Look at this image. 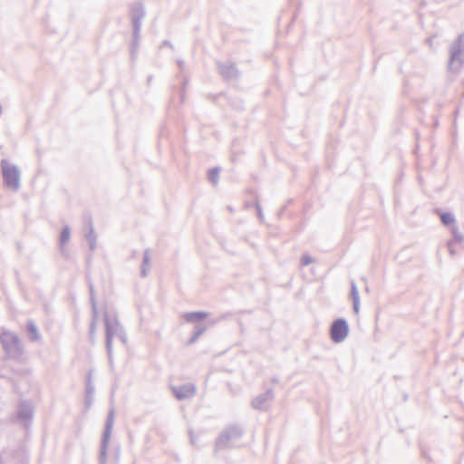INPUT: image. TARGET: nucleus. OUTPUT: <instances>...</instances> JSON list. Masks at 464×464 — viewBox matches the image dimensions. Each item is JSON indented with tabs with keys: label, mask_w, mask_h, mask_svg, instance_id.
Returning <instances> with one entry per match:
<instances>
[{
	"label": "nucleus",
	"mask_w": 464,
	"mask_h": 464,
	"mask_svg": "<svg viewBox=\"0 0 464 464\" xmlns=\"http://www.w3.org/2000/svg\"><path fill=\"white\" fill-rule=\"evenodd\" d=\"M105 345L109 361L112 362V340L117 336L123 343H127V335L123 326L120 324L116 315L111 317L108 312L104 314Z\"/></svg>",
	"instance_id": "obj_1"
},
{
	"label": "nucleus",
	"mask_w": 464,
	"mask_h": 464,
	"mask_svg": "<svg viewBox=\"0 0 464 464\" xmlns=\"http://www.w3.org/2000/svg\"><path fill=\"white\" fill-rule=\"evenodd\" d=\"M0 341L8 358L14 360H20L22 358L24 347L15 334L10 331H4L0 335Z\"/></svg>",
	"instance_id": "obj_2"
},
{
	"label": "nucleus",
	"mask_w": 464,
	"mask_h": 464,
	"mask_svg": "<svg viewBox=\"0 0 464 464\" xmlns=\"http://www.w3.org/2000/svg\"><path fill=\"white\" fill-rule=\"evenodd\" d=\"M4 184L6 188L18 191L21 187V172L16 165L11 164L7 160L3 159L0 162Z\"/></svg>",
	"instance_id": "obj_3"
},
{
	"label": "nucleus",
	"mask_w": 464,
	"mask_h": 464,
	"mask_svg": "<svg viewBox=\"0 0 464 464\" xmlns=\"http://www.w3.org/2000/svg\"><path fill=\"white\" fill-rule=\"evenodd\" d=\"M464 64V33L460 34L458 40L451 44L450 49L449 70L453 72H459Z\"/></svg>",
	"instance_id": "obj_4"
},
{
	"label": "nucleus",
	"mask_w": 464,
	"mask_h": 464,
	"mask_svg": "<svg viewBox=\"0 0 464 464\" xmlns=\"http://www.w3.org/2000/svg\"><path fill=\"white\" fill-rule=\"evenodd\" d=\"M131 22L133 27V41L131 44V55L133 56L139 49L140 33L141 28V21L145 16L144 7L140 3H136L131 8Z\"/></svg>",
	"instance_id": "obj_5"
},
{
	"label": "nucleus",
	"mask_w": 464,
	"mask_h": 464,
	"mask_svg": "<svg viewBox=\"0 0 464 464\" xmlns=\"http://www.w3.org/2000/svg\"><path fill=\"white\" fill-rule=\"evenodd\" d=\"M114 424V410L111 409L106 419L104 430L102 433L100 453L98 457L99 464H106L107 462V452L111 437V432Z\"/></svg>",
	"instance_id": "obj_6"
},
{
	"label": "nucleus",
	"mask_w": 464,
	"mask_h": 464,
	"mask_svg": "<svg viewBox=\"0 0 464 464\" xmlns=\"http://www.w3.org/2000/svg\"><path fill=\"white\" fill-rule=\"evenodd\" d=\"M243 434V430L237 425H231L226 428L216 442V450L230 447L237 441Z\"/></svg>",
	"instance_id": "obj_7"
},
{
	"label": "nucleus",
	"mask_w": 464,
	"mask_h": 464,
	"mask_svg": "<svg viewBox=\"0 0 464 464\" xmlns=\"http://www.w3.org/2000/svg\"><path fill=\"white\" fill-rule=\"evenodd\" d=\"M349 334V325L345 319L338 318L330 326V338L334 343L343 342Z\"/></svg>",
	"instance_id": "obj_8"
},
{
	"label": "nucleus",
	"mask_w": 464,
	"mask_h": 464,
	"mask_svg": "<svg viewBox=\"0 0 464 464\" xmlns=\"http://www.w3.org/2000/svg\"><path fill=\"white\" fill-rule=\"evenodd\" d=\"M273 399V390L267 389L264 393L257 395L252 400L251 406L255 410L265 411L268 410Z\"/></svg>",
	"instance_id": "obj_9"
},
{
	"label": "nucleus",
	"mask_w": 464,
	"mask_h": 464,
	"mask_svg": "<svg viewBox=\"0 0 464 464\" xmlns=\"http://www.w3.org/2000/svg\"><path fill=\"white\" fill-rule=\"evenodd\" d=\"M16 417L25 428H28L33 419V408L29 401H22L19 404Z\"/></svg>",
	"instance_id": "obj_10"
},
{
	"label": "nucleus",
	"mask_w": 464,
	"mask_h": 464,
	"mask_svg": "<svg viewBox=\"0 0 464 464\" xmlns=\"http://www.w3.org/2000/svg\"><path fill=\"white\" fill-rule=\"evenodd\" d=\"M171 390L176 399L179 401L189 399L196 393V387L190 383H187L181 386H172Z\"/></svg>",
	"instance_id": "obj_11"
},
{
	"label": "nucleus",
	"mask_w": 464,
	"mask_h": 464,
	"mask_svg": "<svg viewBox=\"0 0 464 464\" xmlns=\"http://www.w3.org/2000/svg\"><path fill=\"white\" fill-rule=\"evenodd\" d=\"M218 66L219 69V73L225 80L228 81L237 78L238 71L235 63L230 62L225 63H218Z\"/></svg>",
	"instance_id": "obj_12"
},
{
	"label": "nucleus",
	"mask_w": 464,
	"mask_h": 464,
	"mask_svg": "<svg viewBox=\"0 0 464 464\" xmlns=\"http://www.w3.org/2000/svg\"><path fill=\"white\" fill-rule=\"evenodd\" d=\"M92 372L91 371L86 378V395H85V406L87 409H89L93 401V395L95 392L94 385L92 382Z\"/></svg>",
	"instance_id": "obj_13"
},
{
	"label": "nucleus",
	"mask_w": 464,
	"mask_h": 464,
	"mask_svg": "<svg viewBox=\"0 0 464 464\" xmlns=\"http://www.w3.org/2000/svg\"><path fill=\"white\" fill-rule=\"evenodd\" d=\"M87 224L89 227V232L85 235L86 240L88 241L90 249L93 251L96 248L97 235L94 230L92 217L87 218Z\"/></svg>",
	"instance_id": "obj_14"
},
{
	"label": "nucleus",
	"mask_w": 464,
	"mask_h": 464,
	"mask_svg": "<svg viewBox=\"0 0 464 464\" xmlns=\"http://www.w3.org/2000/svg\"><path fill=\"white\" fill-rule=\"evenodd\" d=\"M351 298L353 300V308L355 314L360 311V296L357 285L354 280H351Z\"/></svg>",
	"instance_id": "obj_15"
},
{
	"label": "nucleus",
	"mask_w": 464,
	"mask_h": 464,
	"mask_svg": "<svg viewBox=\"0 0 464 464\" xmlns=\"http://www.w3.org/2000/svg\"><path fill=\"white\" fill-rule=\"evenodd\" d=\"M208 315L207 312H191L184 314L183 318L188 323H195L207 318Z\"/></svg>",
	"instance_id": "obj_16"
},
{
	"label": "nucleus",
	"mask_w": 464,
	"mask_h": 464,
	"mask_svg": "<svg viewBox=\"0 0 464 464\" xmlns=\"http://www.w3.org/2000/svg\"><path fill=\"white\" fill-rule=\"evenodd\" d=\"M150 267V250L146 249L143 253V259H142L141 269H140V276L142 277H146L148 276Z\"/></svg>",
	"instance_id": "obj_17"
},
{
	"label": "nucleus",
	"mask_w": 464,
	"mask_h": 464,
	"mask_svg": "<svg viewBox=\"0 0 464 464\" xmlns=\"http://www.w3.org/2000/svg\"><path fill=\"white\" fill-rule=\"evenodd\" d=\"M27 331L29 334V338L32 342H35L41 339V334L38 331V328L34 324L33 321H29L27 324Z\"/></svg>",
	"instance_id": "obj_18"
},
{
	"label": "nucleus",
	"mask_w": 464,
	"mask_h": 464,
	"mask_svg": "<svg viewBox=\"0 0 464 464\" xmlns=\"http://www.w3.org/2000/svg\"><path fill=\"white\" fill-rule=\"evenodd\" d=\"M71 237V230L69 226H64L61 231L60 235V245L61 249L63 250V246L70 240Z\"/></svg>",
	"instance_id": "obj_19"
},
{
	"label": "nucleus",
	"mask_w": 464,
	"mask_h": 464,
	"mask_svg": "<svg viewBox=\"0 0 464 464\" xmlns=\"http://www.w3.org/2000/svg\"><path fill=\"white\" fill-rule=\"evenodd\" d=\"M207 330V326L205 325H201V324H198L195 326V332L193 334V335L191 336V338L189 339L188 341V343L189 344H192L194 343L198 338L200 335H202Z\"/></svg>",
	"instance_id": "obj_20"
},
{
	"label": "nucleus",
	"mask_w": 464,
	"mask_h": 464,
	"mask_svg": "<svg viewBox=\"0 0 464 464\" xmlns=\"http://www.w3.org/2000/svg\"><path fill=\"white\" fill-rule=\"evenodd\" d=\"M440 220L443 225L445 226H450L453 225L455 222V217L453 214L450 212H444L440 215Z\"/></svg>",
	"instance_id": "obj_21"
},
{
	"label": "nucleus",
	"mask_w": 464,
	"mask_h": 464,
	"mask_svg": "<svg viewBox=\"0 0 464 464\" xmlns=\"http://www.w3.org/2000/svg\"><path fill=\"white\" fill-rule=\"evenodd\" d=\"M219 171H220L219 168H213L208 170V178L211 183H213V184L218 183V178H219Z\"/></svg>",
	"instance_id": "obj_22"
},
{
	"label": "nucleus",
	"mask_w": 464,
	"mask_h": 464,
	"mask_svg": "<svg viewBox=\"0 0 464 464\" xmlns=\"http://www.w3.org/2000/svg\"><path fill=\"white\" fill-rule=\"evenodd\" d=\"M451 232H452V235H453V242H456V243H462L464 241V236L463 234H461L458 227H453L451 228Z\"/></svg>",
	"instance_id": "obj_23"
},
{
	"label": "nucleus",
	"mask_w": 464,
	"mask_h": 464,
	"mask_svg": "<svg viewBox=\"0 0 464 464\" xmlns=\"http://www.w3.org/2000/svg\"><path fill=\"white\" fill-rule=\"evenodd\" d=\"M95 330H96V322L94 319H92V322L90 324V339H91V342H92V343H93V339H94Z\"/></svg>",
	"instance_id": "obj_24"
},
{
	"label": "nucleus",
	"mask_w": 464,
	"mask_h": 464,
	"mask_svg": "<svg viewBox=\"0 0 464 464\" xmlns=\"http://www.w3.org/2000/svg\"><path fill=\"white\" fill-rule=\"evenodd\" d=\"M312 263H313V258L309 255L304 254L302 256V258H301V265L303 266H308V265H310Z\"/></svg>",
	"instance_id": "obj_25"
},
{
	"label": "nucleus",
	"mask_w": 464,
	"mask_h": 464,
	"mask_svg": "<svg viewBox=\"0 0 464 464\" xmlns=\"http://www.w3.org/2000/svg\"><path fill=\"white\" fill-rule=\"evenodd\" d=\"M255 206H256V208L257 217H258L259 220L262 222L264 220V214H263V210H262L261 205L256 201L255 203Z\"/></svg>",
	"instance_id": "obj_26"
},
{
	"label": "nucleus",
	"mask_w": 464,
	"mask_h": 464,
	"mask_svg": "<svg viewBox=\"0 0 464 464\" xmlns=\"http://www.w3.org/2000/svg\"><path fill=\"white\" fill-rule=\"evenodd\" d=\"M92 319H94L96 321L97 317H98V310H97L96 300L94 297H92Z\"/></svg>",
	"instance_id": "obj_27"
},
{
	"label": "nucleus",
	"mask_w": 464,
	"mask_h": 464,
	"mask_svg": "<svg viewBox=\"0 0 464 464\" xmlns=\"http://www.w3.org/2000/svg\"><path fill=\"white\" fill-rule=\"evenodd\" d=\"M89 288H90V301H91V304H92V297L95 298L93 285L92 284H90Z\"/></svg>",
	"instance_id": "obj_28"
},
{
	"label": "nucleus",
	"mask_w": 464,
	"mask_h": 464,
	"mask_svg": "<svg viewBox=\"0 0 464 464\" xmlns=\"http://www.w3.org/2000/svg\"><path fill=\"white\" fill-rule=\"evenodd\" d=\"M448 248H449V251L450 253L451 256H454L455 255V250L454 248L452 247V241H450L448 243Z\"/></svg>",
	"instance_id": "obj_29"
},
{
	"label": "nucleus",
	"mask_w": 464,
	"mask_h": 464,
	"mask_svg": "<svg viewBox=\"0 0 464 464\" xmlns=\"http://www.w3.org/2000/svg\"><path fill=\"white\" fill-rule=\"evenodd\" d=\"M162 45H168V46H169L170 48H173L172 44H171L169 41H168V40L163 41V42H162Z\"/></svg>",
	"instance_id": "obj_30"
},
{
	"label": "nucleus",
	"mask_w": 464,
	"mask_h": 464,
	"mask_svg": "<svg viewBox=\"0 0 464 464\" xmlns=\"http://www.w3.org/2000/svg\"><path fill=\"white\" fill-rule=\"evenodd\" d=\"M151 78H152L151 76H149V77H148V82H149V83L151 82Z\"/></svg>",
	"instance_id": "obj_31"
}]
</instances>
